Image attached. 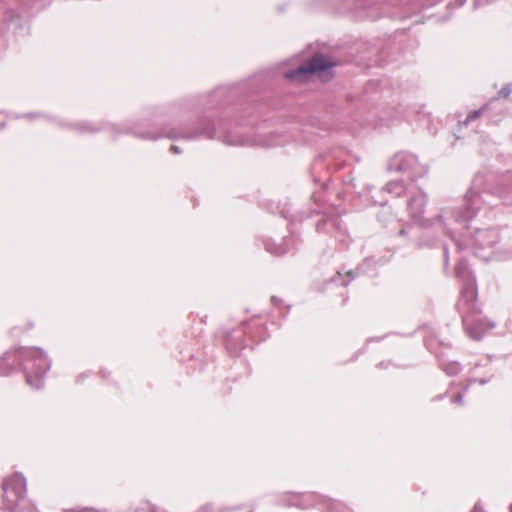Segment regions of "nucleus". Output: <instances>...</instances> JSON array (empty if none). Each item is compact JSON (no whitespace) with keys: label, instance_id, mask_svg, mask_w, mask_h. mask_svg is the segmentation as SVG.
I'll return each mask as SVG.
<instances>
[{"label":"nucleus","instance_id":"nucleus-26","mask_svg":"<svg viewBox=\"0 0 512 512\" xmlns=\"http://www.w3.org/2000/svg\"><path fill=\"white\" fill-rule=\"evenodd\" d=\"M312 198L315 201H324V199L321 198V196L318 194V192H314L313 195H312Z\"/></svg>","mask_w":512,"mask_h":512},{"label":"nucleus","instance_id":"nucleus-2","mask_svg":"<svg viewBox=\"0 0 512 512\" xmlns=\"http://www.w3.org/2000/svg\"><path fill=\"white\" fill-rule=\"evenodd\" d=\"M132 133L145 140H157L165 137L171 140L185 139L195 140L198 138L216 139L229 146H254L261 143L255 139L247 136L246 134L238 131H232L222 123H211L210 120H201L199 125L195 128L188 126H180L178 128H164L160 132L146 131L140 132L138 130Z\"/></svg>","mask_w":512,"mask_h":512},{"label":"nucleus","instance_id":"nucleus-20","mask_svg":"<svg viewBox=\"0 0 512 512\" xmlns=\"http://www.w3.org/2000/svg\"><path fill=\"white\" fill-rule=\"evenodd\" d=\"M375 263H376V261H375L374 257L366 258V259L364 260V263L362 264V266H361V268H360V269H361L363 272L367 273V272H368V270L366 269V267H368V266H370V265H374Z\"/></svg>","mask_w":512,"mask_h":512},{"label":"nucleus","instance_id":"nucleus-23","mask_svg":"<svg viewBox=\"0 0 512 512\" xmlns=\"http://www.w3.org/2000/svg\"><path fill=\"white\" fill-rule=\"evenodd\" d=\"M462 400H463V395L462 394H458L457 396H454V397L451 398V401L453 403H458V404H461Z\"/></svg>","mask_w":512,"mask_h":512},{"label":"nucleus","instance_id":"nucleus-5","mask_svg":"<svg viewBox=\"0 0 512 512\" xmlns=\"http://www.w3.org/2000/svg\"><path fill=\"white\" fill-rule=\"evenodd\" d=\"M3 509L8 512H24L22 503L27 492L26 478L21 473H15L2 483Z\"/></svg>","mask_w":512,"mask_h":512},{"label":"nucleus","instance_id":"nucleus-30","mask_svg":"<svg viewBox=\"0 0 512 512\" xmlns=\"http://www.w3.org/2000/svg\"><path fill=\"white\" fill-rule=\"evenodd\" d=\"M399 235H401V236L406 235V229H401V230L399 231Z\"/></svg>","mask_w":512,"mask_h":512},{"label":"nucleus","instance_id":"nucleus-13","mask_svg":"<svg viewBox=\"0 0 512 512\" xmlns=\"http://www.w3.org/2000/svg\"><path fill=\"white\" fill-rule=\"evenodd\" d=\"M496 109H497V99L496 98H492L489 102H487L481 108L470 112L467 115L466 119L463 121V124L464 125L469 124L471 121L479 118L484 113H488L489 114V118L491 120H495V116H496V111L495 110Z\"/></svg>","mask_w":512,"mask_h":512},{"label":"nucleus","instance_id":"nucleus-4","mask_svg":"<svg viewBox=\"0 0 512 512\" xmlns=\"http://www.w3.org/2000/svg\"><path fill=\"white\" fill-rule=\"evenodd\" d=\"M14 358L22 366L27 384L36 390L43 388L44 377L51 367V361L38 347H20L13 353L7 352L0 358V375H8L13 368L7 361Z\"/></svg>","mask_w":512,"mask_h":512},{"label":"nucleus","instance_id":"nucleus-21","mask_svg":"<svg viewBox=\"0 0 512 512\" xmlns=\"http://www.w3.org/2000/svg\"><path fill=\"white\" fill-rule=\"evenodd\" d=\"M353 278H354L353 271L352 270L347 271L345 278L341 282V285L347 286Z\"/></svg>","mask_w":512,"mask_h":512},{"label":"nucleus","instance_id":"nucleus-22","mask_svg":"<svg viewBox=\"0 0 512 512\" xmlns=\"http://www.w3.org/2000/svg\"><path fill=\"white\" fill-rule=\"evenodd\" d=\"M443 252H444V265H445V267H447L448 261H449V256H448V248L446 245H444V247H443Z\"/></svg>","mask_w":512,"mask_h":512},{"label":"nucleus","instance_id":"nucleus-8","mask_svg":"<svg viewBox=\"0 0 512 512\" xmlns=\"http://www.w3.org/2000/svg\"><path fill=\"white\" fill-rule=\"evenodd\" d=\"M333 66V62L327 59L323 54L317 53L296 69L285 71L284 77L288 80L304 81L313 74L326 71Z\"/></svg>","mask_w":512,"mask_h":512},{"label":"nucleus","instance_id":"nucleus-17","mask_svg":"<svg viewBox=\"0 0 512 512\" xmlns=\"http://www.w3.org/2000/svg\"><path fill=\"white\" fill-rule=\"evenodd\" d=\"M225 94L224 88H217L210 95L206 97V103L209 104V107H213L215 101Z\"/></svg>","mask_w":512,"mask_h":512},{"label":"nucleus","instance_id":"nucleus-31","mask_svg":"<svg viewBox=\"0 0 512 512\" xmlns=\"http://www.w3.org/2000/svg\"><path fill=\"white\" fill-rule=\"evenodd\" d=\"M26 116L31 119V118L35 117L36 114H27Z\"/></svg>","mask_w":512,"mask_h":512},{"label":"nucleus","instance_id":"nucleus-16","mask_svg":"<svg viewBox=\"0 0 512 512\" xmlns=\"http://www.w3.org/2000/svg\"><path fill=\"white\" fill-rule=\"evenodd\" d=\"M440 368L449 376H454L461 371V365L457 361H440Z\"/></svg>","mask_w":512,"mask_h":512},{"label":"nucleus","instance_id":"nucleus-33","mask_svg":"<svg viewBox=\"0 0 512 512\" xmlns=\"http://www.w3.org/2000/svg\"><path fill=\"white\" fill-rule=\"evenodd\" d=\"M509 512H512V504L509 506Z\"/></svg>","mask_w":512,"mask_h":512},{"label":"nucleus","instance_id":"nucleus-7","mask_svg":"<svg viewBox=\"0 0 512 512\" xmlns=\"http://www.w3.org/2000/svg\"><path fill=\"white\" fill-rule=\"evenodd\" d=\"M316 231L319 235L334 238L344 246L350 242L349 233L339 215L323 214L316 223Z\"/></svg>","mask_w":512,"mask_h":512},{"label":"nucleus","instance_id":"nucleus-25","mask_svg":"<svg viewBox=\"0 0 512 512\" xmlns=\"http://www.w3.org/2000/svg\"><path fill=\"white\" fill-rule=\"evenodd\" d=\"M196 512H211L210 505H204L200 509H198Z\"/></svg>","mask_w":512,"mask_h":512},{"label":"nucleus","instance_id":"nucleus-19","mask_svg":"<svg viewBox=\"0 0 512 512\" xmlns=\"http://www.w3.org/2000/svg\"><path fill=\"white\" fill-rule=\"evenodd\" d=\"M75 128H76L77 130L81 131V132H95V131H97V129L92 128V127L90 126V124L85 123V122H83V123H77V124L75 125Z\"/></svg>","mask_w":512,"mask_h":512},{"label":"nucleus","instance_id":"nucleus-11","mask_svg":"<svg viewBox=\"0 0 512 512\" xmlns=\"http://www.w3.org/2000/svg\"><path fill=\"white\" fill-rule=\"evenodd\" d=\"M495 371L496 370L491 363V358L487 357L484 360V363L475 364L471 369L469 383H479L480 385H484L493 378Z\"/></svg>","mask_w":512,"mask_h":512},{"label":"nucleus","instance_id":"nucleus-3","mask_svg":"<svg viewBox=\"0 0 512 512\" xmlns=\"http://www.w3.org/2000/svg\"><path fill=\"white\" fill-rule=\"evenodd\" d=\"M455 273L463 283L456 306L461 314L465 331L470 338L480 340L487 331L494 327V324L481 315V310L476 303V279L466 261L460 260L457 263Z\"/></svg>","mask_w":512,"mask_h":512},{"label":"nucleus","instance_id":"nucleus-27","mask_svg":"<svg viewBox=\"0 0 512 512\" xmlns=\"http://www.w3.org/2000/svg\"><path fill=\"white\" fill-rule=\"evenodd\" d=\"M472 512H484L479 503H476Z\"/></svg>","mask_w":512,"mask_h":512},{"label":"nucleus","instance_id":"nucleus-12","mask_svg":"<svg viewBox=\"0 0 512 512\" xmlns=\"http://www.w3.org/2000/svg\"><path fill=\"white\" fill-rule=\"evenodd\" d=\"M495 194L505 205L512 206V173L501 180L495 188Z\"/></svg>","mask_w":512,"mask_h":512},{"label":"nucleus","instance_id":"nucleus-10","mask_svg":"<svg viewBox=\"0 0 512 512\" xmlns=\"http://www.w3.org/2000/svg\"><path fill=\"white\" fill-rule=\"evenodd\" d=\"M427 202L428 196L421 188L410 192L407 201V211L413 220L420 221L423 219Z\"/></svg>","mask_w":512,"mask_h":512},{"label":"nucleus","instance_id":"nucleus-24","mask_svg":"<svg viewBox=\"0 0 512 512\" xmlns=\"http://www.w3.org/2000/svg\"><path fill=\"white\" fill-rule=\"evenodd\" d=\"M170 151L175 154H180L182 149L178 145H171Z\"/></svg>","mask_w":512,"mask_h":512},{"label":"nucleus","instance_id":"nucleus-32","mask_svg":"<svg viewBox=\"0 0 512 512\" xmlns=\"http://www.w3.org/2000/svg\"><path fill=\"white\" fill-rule=\"evenodd\" d=\"M338 277H339V278H342V274H341V272H338Z\"/></svg>","mask_w":512,"mask_h":512},{"label":"nucleus","instance_id":"nucleus-1","mask_svg":"<svg viewBox=\"0 0 512 512\" xmlns=\"http://www.w3.org/2000/svg\"><path fill=\"white\" fill-rule=\"evenodd\" d=\"M464 201V208L441 210L431 225H436L455 239L459 250L471 249L477 257L489 260L494 246L500 241L497 228L477 229L470 236L461 235L460 238H456L458 230L467 228V223L473 219L482 203L481 195L474 189L468 190Z\"/></svg>","mask_w":512,"mask_h":512},{"label":"nucleus","instance_id":"nucleus-29","mask_svg":"<svg viewBox=\"0 0 512 512\" xmlns=\"http://www.w3.org/2000/svg\"><path fill=\"white\" fill-rule=\"evenodd\" d=\"M322 187H323V189H324V190H327V189H328V183H327V180H324V181L322 182Z\"/></svg>","mask_w":512,"mask_h":512},{"label":"nucleus","instance_id":"nucleus-9","mask_svg":"<svg viewBox=\"0 0 512 512\" xmlns=\"http://www.w3.org/2000/svg\"><path fill=\"white\" fill-rule=\"evenodd\" d=\"M293 502L285 503L288 507H298L301 509H307L317 504H321L325 509V512H350L343 503L327 499L323 496H319L315 493H305L302 495H293Z\"/></svg>","mask_w":512,"mask_h":512},{"label":"nucleus","instance_id":"nucleus-15","mask_svg":"<svg viewBox=\"0 0 512 512\" xmlns=\"http://www.w3.org/2000/svg\"><path fill=\"white\" fill-rule=\"evenodd\" d=\"M383 190L392 194L395 197H400L405 193L406 187H405L403 181L392 180V181H389L384 186Z\"/></svg>","mask_w":512,"mask_h":512},{"label":"nucleus","instance_id":"nucleus-28","mask_svg":"<svg viewBox=\"0 0 512 512\" xmlns=\"http://www.w3.org/2000/svg\"><path fill=\"white\" fill-rule=\"evenodd\" d=\"M271 302L273 303V305H277L281 302L280 299H278L276 296H272L271 297Z\"/></svg>","mask_w":512,"mask_h":512},{"label":"nucleus","instance_id":"nucleus-18","mask_svg":"<svg viewBox=\"0 0 512 512\" xmlns=\"http://www.w3.org/2000/svg\"><path fill=\"white\" fill-rule=\"evenodd\" d=\"M511 92H512V89H511L510 85H505L499 90V92L495 98L497 99V101L499 100V98H507L511 94ZM500 110L501 109L497 108L495 111L498 112Z\"/></svg>","mask_w":512,"mask_h":512},{"label":"nucleus","instance_id":"nucleus-6","mask_svg":"<svg viewBox=\"0 0 512 512\" xmlns=\"http://www.w3.org/2000/svg\"><path fill=\"white\" fill-rule=\"evenodd\" d=\"M389 169L405 174L411 181H416L427 173V167L419 162L418 157L406 151L398 152L391 158Z\"/></svg>","mask_w":512,"mask_h":512},{"label":"nucleus","instance_id":"nucleus-14","mask_svg":"<svg viewBox=\"0 0 512 512\" xmlns=\"http://www.w3.org/2000/svg\"><path fill=\"white\" fill-rule=\"evenodd\" d=\"M292 241L293 240L291 237L289 239L284 238L281 243L277 244L272 239H267L264 242V247H265L266 251H268L269 253L279 256V255L286 254L287 252H289L291 250L290 243Z\"/></svg>","mask_w":512,"mask_h":512}]
</instances>
